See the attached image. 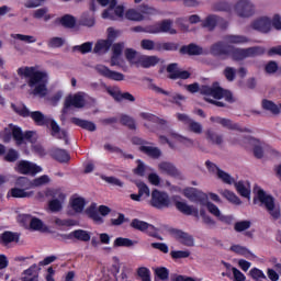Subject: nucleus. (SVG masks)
Here are the masks:
<instances>
[{
    "label": "nucleus",
    "mask_w": 281,
    "mask_h": 281,
    "mask_svg": "<svg viewBox=\"0 0 281 281\" xmlns=\"http://www.w3.org/2000/svg\"><path fill=\"white\" fill-rule=\"evenodd\" d=\"M64 240H80L81 243H89L91 240V233L85 229H76L69 234H61Z\"/></svg>",
    "instance_id": "a211bd4d"
},
{
    "label": "nucleus",
    "mask_w": 281,
    "mask_h": 281,
    "mask_svg": "<svg viewBox=\"0 0 281 281\" xmlns=\"http://www.w3.org/2000/svg\"><path fill=\"white\" fill-rule=\"evenodd\" d=\"M262 109L266 111H270V113H273V115H278L280 113V108H278L277 104L273 103V101H269L267 99L262 100Z\"/></svg>",
    "instance_id": "de8ad7c7"
},
{
    "label": "nucleus",
    "mask_w": 281,
    "mask_h": 281,
    "mask_svg": "<svg viewBox=\"0 0 281 281\" xmlns=\"http://www.w3.org/2000/svg\"><path fill=\"white\" fill-rule=\"evenodd\" d=\"M172 260H181V258H190L189 250H173L170 252Z\"/></svg>",
    "instance_id": "0e129e2a"
},
{
    "label": "nucleus",
    "mask_w": 281,
    "mask_h": 281,
    "mask_svg": "<svg viewBox=\"0 0 281 281\" xmlns=\"http://www.w3.org/2000/svg\"><path fill=\"white\" fill-rule=\"evenodd\" d=\"M170 195L165 191H159V189H154L151 191V199L149 205L155 207V210H166L170 207Z\"/></svg>",
    "instance_id": "423d86ee"
},
{
    "label": "nucleus",
    "mask_w": 281,
    "mask_h": 281,
    "mask_svg": "<svg viewBox=\"0 0 281 281\" xmlns=\"http://www.w3.org/2000/svg\"><path fill=\"white\" fill-rule=\"evenodd\" d=\"M265 55V48L261 46H252L248 48H236L231 46L228 50V56L233 58V60H245V58H256V56Z\"/></svg>",
    "instance_id": "20e7f679"
},
{
    "label": "nucleus",
    "mask_w": 281,
    "mask_h": 281,
    "mask_svg": "<svg viewBox=\"0 0 281 281\" xmlns=\"http://www.w3.org/2000/svg\"><path fill=\"white\" fill-rule=\"evenodd\" d=\"M108 93L115 100V102H123V100L135 102V97L131 94V92H122L119 88H110L108 89Z\"/></svg>",
    "instance_id": "412c9836"
},
{
    "label": "nucleus",
    "mask_w": 281,
    "mask_h": 281,
    "mask_svg": "<svg viewBox=\"0 0 281 281\" xmlns=\"http://www.w3.org/2000/svg\"><path fill=\"white\" fill-rule=\"evenodd\" d=\"M32 194L33 192H27L19 187H14L8 192V196H12L13 199H30Z\"/></svg>",
    "instance_id": "72a5a7b5"
},
{
    "label": "nucleus",
    "mask_w": 281,
    "mask_h": 281,
    "mask_svg": "<svg viewBox=\"0 0 281 281\" xmlns=\"http://www.w3.org/2000/svg\"><path fill=\"white\" fill-rule=\"evenodd\" d=\"M46 196L53 198V200L48 202V210H50V212H60L63 210V201L67 199V195H65L60 189L47 190Z\"/></svg>",
    "instance_id": "6e6552de"
},
{
    "label": "nucleus",
    "mask_w": 281,
    "mask_h": 281,
    "mask_svg": "<svg viewBox=\"0 0 281 281\" xmlns=\"http://www.w3.org/2000/svg\"><path fill=\"white\" fill-rule=\"evenodd\" d=\"M223 198L226 199L227 201H229V203H234V205H240V203H243V201H240V198H238V195H236V193H234L229 190H225L223 192Z\"/></svg>",
    "instance_id": "8fccbe9b"
},
{
    "label": "nucleus",
    "mask_w": 281,
    "mask_h": 281,
    "mask_svg": "<svg viewBox=\"0 0 281 281\" xmlns=\"http://www.w3.org/2000/svg\"><path fill=\"white\" fill-rule=\"evenodd\" d=\"M12 128V137L16 140L18 144H23V130L16 125L10 124Z\"/></svg>",
    "instance_id": "3c124183"
},
{
    "label": "nucleus",
    "mask_w": 281,
    "mask_h": 281,
    "mask_svg": "<svg viewBox=\"0 0 281 281\" xmlns=\"http://www.w3.org/2000/svg\"><path fill=\"white\" fill-rule=\"evenodd\" d=\"M184 89H187L189 93H201V95H205L204 102H209V104H213L214 106H220L222 109L227 108V105L223 101L216 100H223L224 98L229 104H234V102H236L232 91L223 89L218 83H213L212 86H200L199 82H194L186 85ZM209 95L214 99H210Z\"/></svg>",
    "instance_id": "f03ea898"
},
{
    "label": "nucleus",
    "mask_w": 281,
    "mask_h": 281,
    "mask_svg": "<svg viewBox=\"0 0 281 281\" xmlns=\"http://www.w3.org/2000/svg\"><path fill=\"white\" fill-rule=\"evenodd\" d=\"M15 188H20L26 192V190L34 188V182L30 181L27 177H19L15 181Z\"/></svg>",
    "instance_id": "58836bf2"
},
{
    "label": "nucleus",
    "mask_w": 281,
    "mask_h": 281,
    "mask_svg": "<svg viewBox=\"0 0 281 281\" xmlns=\"http://www.w3.org/2000/svg\"><path fill=\"white\" fill-rule=\"evenodd\" d=\"M140 117H143V120H147L148 122H158L160 126H165L166 124V120H159V117L148 112H142Z\"/></svg>",
    "instance_id": "864d4df0"
},
{
    "label": "nucleus",
    "mask_w": 281,
    "mask_h": 281,
    "mask_svg": "<svg viewBox=\"0 0 281 281\" xmlns=\"http://www.w3.org/2000/svg\"><path fill=\"white\" fill-rule=\"evenodd\" d=\"M169 234L184 247H194V237L192 235L177 228H169Z\"/></svg>",
    "instance_id": "f3484780"
},
{
    "label": "nucleus",
    "mask_w": 281,
    "mask_h": 281,
    "mask_svg": "<svg viewBox=\"0 0 281 281\" xmlns=\"http://www.w3.org/2000/svg\"><path fill=\"white\" fill-rule=\"evenodd\" d=\"M216 25L221 27V30H227V26L229 25L225 19L211 14L207 15L203 21H202V27H205L209 30V32H214L216 30Z\"/></svg>",
    "instance_id": "9b49d317"
},
{
    "label": "nucleus",
    "mask_w": 281,
    "mask_h": 281,
    "mask_svg": "<svg viewBox=\"0 0 281 281\" xmlns=\"http://www.w3.org/2000/svg\"><path fill=\"white\" fill-rule=\"evenodd\" d=\"M249 227H251V222L250 221H240V222H236L234 225V229L235 232H247V229H249Z\"/></svg>",
    "instance_id": "13d9d810"
},
{
    "label": "nucleus",
    "mask_w": 281,
    "mask_h": 281,
    "mask_svg": "<svg viewBox=\"0 0 281 281\" xmlns=\"http://www.w3.org/2000/svg\"><path fill=\"white\" fill-rule=\"evenodd\" d=\"M104 149L109 150L110 153H119L124 157V159H135V156H133V154H126L120 147L112 146L111 144H105Z\"/></svg>",
    "instance_id": "c03bdc74"
},
{
    "label": "nucleus",
    "mask_w": 281,
    "mask_h": 281,
    "mask_svg": "<svg viewBox=\"0 0 281 281\" xmlns=\"http://www.w3.org/2000/svg\"><path fill=\"white\" fill-rule=\"evenodd\" d=\"M125 58L130 65H136V67H139V55H137V50L133 48H126Z\"/></svg>",
    "instance_id": "4c0bfd02"
},
{
    "label": "nucleus",
    "mask_w": 281,
    "mask_h": 281,
    "mask_svg": "<svg viewBox=\"0 0 281 281\" xmlns=\"http://www.w3.org/2000/svg\"><path fill=\"white\" fill-rule=\"evenodd\" d=\"M42 170L38 165L27 160H20L15 166V172H19V175H38Z\"/></svg>",
    "instance_id": "4468645a"
},
{
    "label": "nucleus",
    "mask_w": 281,
    "mask_h": 281,
    "mask_svg": "<svg viewBox=\"0 0 281 281\" xmlns=\"http://www.w3.org/2000/svg\"><path fill=\"white\" fill-rule=\"evenodd\" d=\"M102 181L110 183V186H117L119 188H124V182L113 176H101Z\"/></svg>",
    "instance_id": "5fc2aeb1"
},
{
    "label": "nucleus",
    "mask_w": 281,
    "mask_h": 281,
    "mask_svg": "<svg viewBox=\"0 0 281 281\" xmlns=\"http://www.w3.org/2000/svg\"><path fill=\"white\" fill-rule=\"evenodd\" d=\"M87 214L97 223V225H102V223H104V218L100 216V213L95 209H88Z\"/></svg>",
    "instance_id": "603ef678"
},
{
    "label": "nucleus",
    "mask_w": 281,
    "mask_h": 281,
    "mask_svg": "<svg viewBox=\"0 0 281 281\" xmlns=\"http://www.w3.org/2000/svg\"><path fill=\"white\" fill-rule=\"evenodd\" d=\"M180 54L187 56H201V54H203V48L194 43H191L189 45L181 46Z\"/></svg>",
    "instance_id": "a878e982"
},
{
    "label": "nucleus",
    "mask_w": 281,
    "mask_h": 281,
    "mask_svg": "<svg viewBox=\"0 0 281 281\" xmlns=\"http://www.w3.org/2000/svg\"><path fill=\"white\" fill-rule=\"evenodd\" d=\"M167 74H169V80H188L192 76L188 70H180L179 64L177 63H172L167 66Z\"/></svg>",
    "instance_id": "ddd939ff"
},
{
    "label": "nucleus",
    "mask_w": 281,
    "mask_h": 281,
    "mask_svg": "<svg viewBox=\"0 0 281 281\" xmlns=\"http://www.w3.org/2000/svg\"><path fill=\"white\" fill-rule=\"evenodd\" d=\"M151 89L154 91H156V93H161L162 95H170L172 102L175 104H178L179 106H181V102H183L186 100V95L180 94V93H176V94H170L169 91L164 90L162 88H159L158 86H151Z\"/></svg>",
    "instance_id": "cd10ccee"
},
{
    "label": "nucleus",
    "mask_w": 281,
    "mask_h": 281,
    "mask_svg": "<svg viewBox=\"0 0 281 281\" xmlns=\"http://www.w3.org/2000/svg\"><path fill=\"white\" fill-rule=\"evenodd\" d=\"M138 65L144 69H150V67H155L159 65V57L157 56H148V55H139L138 56Z\"/></svg>",
    "instance_id": "393cba45"
},
{
    "label": "nucleus",
    "mask_w": 281,
    "mask_h": 281,
    "mask_svg": "<svg viewBox=\"0 0 281 281\" xmlns=\"http://www.w3.org/2000/svg\"><path fill=\"white\" fill-rule=\"evenodd\" d=\"M136 186L138 188L139 196H145V199H148V196H151L150 189L148 188L147 183L138 182Z\"/></svg>",
    "instance_id": "4d7b16f0"
},
{
    "label": "nucleus",
    "mask_w": 281,
    "mask_h": 281,
    "mask_svg": "<svg viewBox=\"0 0 281 281\" xmlns=\"http://www.w3.org/2000/svg\"><path fill=\"white\" fill-rule=\"evenodd\" d=\"M235 188L238 194H240V196H244V199H249V196H251V189L247 188L244 181L235 182Z\"/></svg>",
    "instance_id": "ea45409f"
},
{
    "label": "nucleus",
    "mask_w": 281,
    "mask_h": 281,
    "mask_svg": "<svg viewBox=\"0 0 281 281\" xmlns=\"http://www.w3.org/2000/svg\"><path fill=\"white\" fill-rule=\"evenodd\" d=\"M136 164L137 167L133 170L134 175H137V177H144L146 175V165H144L142 159H137Z\"/></svg>",
    "instance_id": "338daca9"
},
{
    "label": "nucleus",
    "mask_w": 281,
    "mask_h": 281,
    "mask_svg": "<svg viewBox=\"0 0 281 281\" xmlns=\"http://www.w3.org/2000/svg\"><path fill=\"white\" fill-rule=\"evenodd\" d=\"M135 245V241H133L130 238L126 237H117L114 243H113V247H133Z\"/></svg>",
    "instance_id": "09e8293b"
},
{
    "label": "nucleus",
    "mask_w": 281,
    "mask_h": 281,
    "mask_svg": "<svg viewBox=\"0 0 281 281\" xmlns=\"http://www.w3.org/2000/svg\"><path fill=\"white\" fill-rule=\"evenodd\" d=\"M182 194L192 203H200V205H205V203H207V194L203 193L201 190L196 188H184L182 190Z\"/></svg>",
    "instance_id": "9d476101"
},
{
    "label": "nucleus",
    "mask_w": 281,
    "mask_h": 281,
    "mask_svg": "<svg viewBox=\"0 0 281 281\" xmlns=\"http://www.w3.org/2000/svg\"><path fill=\"white\" fill-rule=\"evenodd\" d=\"M130 226L133 229H136L137 232L146 233L147 236H150V238H157V240H164L159 233H157V227L153 224H148L147 222H144L139 218L132 220Z\"/></svg>",
    "instance_id": "0eeeda50"
},
{
    "label": "nucleus",
    "mask_w": 281,
    "mask_h": 281,
    "mask_svg": "<svg viewBox=\"0 0 281 281\" xmlns=\"http://www.w3.org/2000/svg\"><path fill=\"white\" fill-rule=\"evenodd\" d=\"M93 49V42H86L81 45L72 47V52H79L80 54H89Z\"/></svg>",
    "instance_id": "37998d69"
},
{
    "label": "nucleus",
    "mask_w": 281,
    "mask_h": 281,
    "mask_svg": "<svg viewBox=\"0 0 281 281\" xmlns=\"http://www.w3.org/2000/svg\"><path fill=\"white\" fill-rule=\"evenodd\" d=\"M250 27L262 34L271 32V20L269 18H259L251 22Z\"/></svg>",
    "instance_id": "aec40b11"
},
{
    "label": "nucleus",
    "mask_w": 281,
    "mask_h": 281,
    "mask_svg": "<svg viewBox=\"0 0 281 281\" xmlns=\"http://www.w3.org/2000/svg\"><path fill=\"white\" fill-rule=\"evenodd\" d=\"M217 177L223 181V183H227L228 186H232L234 183V178L232 176L221 169H217Z\"/></svg>",
    "instance_id": "680f3d73"
},
{
    "label": "nucleus",
    "mask_w": 281,
    "mask_h": 281,
    "mask_svg": "<svg viewBox=\"0 0 281 281\" xmlns=\"http://www.w3.org/2000/svg\"><path fill=\"white\" fill-rule=\"evenodd\" d=\"M11 38H15L16 41H23L24 43H36V37L32 35L11 34Z\"/></svg>",
    "instance_id": "69168bd1"
},
{
    "label": "nucleus",
    "mask_w": 281,
    "mask_h": 281,
    "mask_svg": "<svg viewBox=\"0 0 281 281\" xmlns=\"http://www.w3.org/2000/svg\"><path fill=\"white\" fill-rule=\"evenodd\" d=\"M140 47L146 52H161V42L145 38L140 41Z\"/></svg>",
    "instance_id": "c756f323"
},
{
    "label": "nucleus",
    "mask_w": 281,
    "mask_h": 281,
    "mask_svg": "<svg viewBox=\"0 0 281 281\" xmlns=\"http://www.w3.org/2000/svg\"><path fill=\"white\" fill-rule=\"evenodd\" d=\"M250 277L252 280L260 281V280H267V276H265V272L258 268H252L249 271Z\"/></svg>",
    "instance_id": "052dcab7"
},
{
    "label": "nucleus",
    "mask_w": 281,
    "mask_h": 281,
    "mask_svg": "<svg viewBox=\"0 0 281 281\" xmlns=\"http://www.w3.org/2000/svg\"><path fill=\"white\" fill-rule=\"evenodd\" d=\"M58 21L66 30H74V27H76V16L71 14H65L59 18Z\"/></svg>",
    "instance_id": "f704fd0d"
},
{
    "label": "nucleus",
    "mask_w": 281,
    "mask_h": 281,
    "mask_svg": "<svg viewBox=\"0 0 281 281\" xmlns=\"http://www.w3.org/2000/svg\"><path fill=\"white\" fill-rule=\"evenodd\" d=\"M155 12H156L155 8L148 7L146 4H142L139 7V11L135 9H128L125 12V19H127V21H134L136 23H139L144 21V14H155Z\"/></svg>",
    "instance_id": "1a4fd4ad"
},
{
    "label": "nucleus",
    "mask_w": 281,
    "mask_h": 281,
    "mask_svg": "<svg viewBox=\"0 0 281 281\" xmlns=\"http://www.w3.org/2000/svg\"><path fill=\"white\" fill-rule=\"evenodd\" d=\"M232 45H226L225 42H216L211 46V54L213 56H229V48Z\"/></svg>",
    "instance_id": "5701e85b"
},
{
    "label": "nucleus",
    "mask_w": 281,
    "mask_h": 281,
    "mask_svg": "<svg viewBox=\"0 0 281 281\" xmlns=\"http://www.w3.org/2000/svg\"><path fill=\"white\" fill-rule=\"evenodd\" d=\"M47 45L50 47V49H58L65 45V40L63 37H52Z\"/></svg>",
    "instance_id": "6e6d98bb"
},
{
    "label": "nucleus",
    "mask_w": 281,
    "mask_h": 281,
    "mask_svg": "<svg viewBox=\"0 0 281 281\" xmlns=\"http://www.w3.org/2000/svg\"><path fill=\"white\" fill-rule=\"evenodd\" d=\"M231 251H234V254H238L239 256H249L251 255V251L247 249V247L240 246V245H233L231 246Z\"/></svg>",
    "instance_id": "e2e57ef3"
},
{
    "label": "nucleus",
    "mask_w": 281,
    "mask_h": 281,
    "mask_svg": "<svg viewBox=\"0 0 281 281\" xmlns=\"http://www.w3.org/2000/svg\"><path fill=\"white\" fill-rule=\"evenodd\" d=\"M85 104H87V101H85V95H82V93L78 92L74 95L69 94L64 102V113L68 109H71V106L75 109H83Z\"/></svg>",
    "instance_id": "2eb2a0df"
},
{
    "label": "nucleus",
    "mask_w": 281,
    "mask_h": 281,
    "mask_svg": "<svg viewBox=\"0 0 281 281\" xmlns=\"http://www.w3.org/2000/svg\"><path fill=\"white\" fill-rule=\"evenodd\" d=\"M224 43L227 45H245V43H249V37L245 35H234L228 34L223 37Z\"/></svg>",
    "instance_id": "bb28decb"
},
{
    "label": "nucleus",
    "mask_w": 281,
    "mask_h": 281,
    "mask_svg": "<svg viewBox=\"0 0 281 281\" xmlns=\"http://www.w3.org/2000/svg\"><path fill=\"white\" fill-rule=\"evenodd\" d=\"M158 168L169 177H181V171H179V169L171 162L162 161L158 165Z\"/></svg>",
    "instance_id": "b1692460"
},
{
    "label": "nucleus",
    "mask_w": 281,
    "mask_h": 281,
    "mask_svg": "<svg viewBox=\"0 0 281 281\" xmlns=\"http://www.w3.org/2000/svg\"><path fill=\"white\" fill-rule=\"evenodd\" d=\"M138 150L151 159H159V157H161V149L158 147L140 146Z\"/></svg>",
    "instance_id": "7c9ffc66"
},
{
    "label": "nucleus",
    "mask_w": 281,
    "mask_h": 281,
    "mask_svg": "<svg viewBox=\"0 0 281 281\" xmlns=\"http://www.w3.org/2000/svg\"><path fill=\"white\" fill-rule=\"evenodd\" d=\"M79 24L83 25L85 27H93L95 25V16L90 15L89 13H82Z\"/></svg>",
    "instance_id": "a19ab883"
},
{
    "label": "nucleus",
    "mask_w": 281,
    "mask_h": 281,
    "mask_svg": "<svg viewBox=\"0 0 281 281\" xmlns=\"http://www.w3.org/2000/svg\"><path fill=\"white\" fill-rule=\"evenodd\" d=\"M120 123L123 126H127V128H130V131H136V128H137V125L135 124V120L126 114L121 115Z\"/></svg>",
    "instance_id": "79ce46f5"
},
{
    "label": "nucleus",
    "mask_w": 281,
    "mask_h": 281,
    "mask_svg": "<svg viewBox=\"0 0 281 281\" xmlns=\"http://www.w3.org/2000/svg\"><path fill=\"white\" fill-rule=\"evenodd\" d=\"M257 199L261 203L260 205L266 207L267 212L274 218V221L280 218V209H276V199L272 195H269L265 190L259 189L257 191Z\"/></svg>",
    "instance_id": "39448f33"
},
{
    "label": "nucleus",
    "mask_w": 281,
    "mask_h": 281,
    "mask_svg": "<svg viewBox=\"0 0 281 281\" xmlns=\"http://www.w3.org/2000/svg\"><path fill=\"white\" fill-rule=\"evenodd\" d=\"M159 34H177V30L172 29V20H162L158 22Z\"/></svg>",
    "instance_id": "473e14b6"
},
{
    "label": "nucleus",
    "mask_w": 281,
    "mask_h": 281,
    "mask_svg": "<svg viewBox=\"0 0 281 281\" xmlns=\"http://www.w3.org/2000/svg\"><path fill=\"white\" fill-rule=\"evenodd\" d=\"M211 122L214 124H221L224 128H228V131H238L239 133H251V130L247 127H240L238 123L232 122L229 119H223L221 116H211Z\"/></svg>",
    "instance_id": "f8f14e48"
},
{
    "label": "nucleus",
    "mask_w": 281,
    "mask_h": 281,
    "mask_svg": "<svg viewBox=\"0 0 281 281\" xmlns=\"http://www.w3.org/2000/svg\"><path fill=\"white\" fill-rule=\"evenodd\" d=\"M204 205L206 210L210 212V214H212L213 216H216V218L221 216V210L218 209V206H216V204L206 200Z\"/></svg>",
    "instance_id": "bf43d9fd"
},
{
    "label": "nucleus",
    "mask_w": 281,
    "mask_h": 281,
    "mask_svg": "<svg viewBox=\"0 0 281 281\" xmlns=\"http://www.w3.org/2000/svg\"><path fill=\"white\" fill-rule=\"evenodd\" d=\"M235 11L237 12L238 16L247 19L249 16H254L255 7L249 0H240L236 3Z\"/></svg>",
    "instance_id": "dca6fc26"
},
{
    "label": "nucleus",
    "mask_w": 281,
    "mask_h": 281,
    "mask_svg": "<svg viewBox=\"0 0 281 281\" xmlns=\"http://www.w3.org/2000/svg\"><path fill=\"white\" fill-rule=\"evenodd\" d=\"M206 139L209 142H212L216 146H221V144H223V135H218L214 131H211V130H209L206 132Z\"/></svg>",
    "instance_id": "a18cd8bd"
},
{
    "label": "nucleus",
    "mask_w": 281,
    "mask_h": 281,
    "mask_svg": "<svg viewBox=\"0 0 281 281\" xmlns=\"http://www.w3.org/2000/svg\"><path fill=\"white\" fill-rule=\"evenodd\" d=\"M38 66H25L18 69V76L29 78L27 85L33 89V95L45 98L47 95V85H49V74L46 70H38Z\"/></svg>",
    "instance_id": "7ed1b4c3"
},
{
    "label": "nucleus",
    "mask_w": 281,
    "mask_h": 281,
    "mask_svg": "<svg viewBox=\"0 0 281 281\" xmlns=\"http://www.w3.org/2000/svg\"><path fill=\"white\" fill-rule=\"evenodd\" d=\"M53 159L56 161H59V164H67L71 157L69 156V153L65 149H55L52 153Z\"/></svg>",
    "instance_id": "c9c22d12"
},
{
    "label": "nucleus",
    "mask_w": 281,
    "mask_h": 281,
    "mask_svg": "<svg viewBox=\"0 0 281 281\" xmlns=\"http://www.w3.org/2000/svg\"><path fill=\"white\" fill-rule=\"evenodd\" d=\"M137 276L143 280V281H150V270L146 267H140L137 270Z\"/></svg>",
    "instance_id": "774afa93"
},
{
    "label": "nucleus",
    "mask_w": 281,
    "mask_h": 281,
    "mask_svg": "<svg viewBox=\"0 0 281 281\" xmlns=\"http://www.w3.org/2000/svg\"><path fill=\"white\" fill-rule=\"evenodd\" d=\"M112 46L111 41L99 40L94 45L93 54H106Z\"/></svg>",
    "instance_id": "2f4dec72"
},
{
    "label": "nucleus",
    "mask_w": 281,
    "mask_h": 281,
    "mask_svg": "<svg viewBox=\"0 0 281 281\" xmlns=\"http://www.w3.org/2000/svg\"><path fill=\"white\" fill-rule=\"evenodd\" d=\"M14 113L20 115V117H31L36 126H50V135L56 139H63L65 144H69V134L67 130L60 128V125L56 122V120L43 114L41 111H30L27 105H15L11 104Z\"/></svg>",
    "instance_id": "f257e3e1"
},
{
    "label": "nucleus",
    "mask_w": 281,
    "mask_h": 281,
    "mask_svg": "<svg viewBox=\"0 0 281 281\" xmlns=\"http://www.w3.org/2000/svg\"><path fill=\"white\" fill-rule=\"evenodd\" d=\"M176 207L179 212L186 214V216H194L195 218H199V209L188 205L186 202L177 201Z\"/></svg>",
    "instance_id": "4be33fe9"
},
{
    "label": "nucleus",
    "mask_w": 281,
    "mask_h": 281,
    "mask_svg": "<svg viewBox=\"0 0 281 281\" xmlns=\"http://www.w3.org/2000/svg\"><path fill=\"white\" fill-rule=\"evenodd\" d=\"M2 245H10V243H19V233L10 231L3 232L0 236Z\"/></svg>",
    "instance_id": "e433bc0d"
},
{
    "label": "nucleus",
    "mask_w": 281,
    "mask_h": 281,
    "mask_svg": "<svg viewBox=\"0 0 281 281\" xmlns=\"http://www.w3.org/2000/svg\"><path fill=\"white\" fill-rule=\"evenodd\" d=\"M71 124H75V126H79V128H83V131H89L90 133H93L97 128L95 123L78 117H71L70 119Z\"/></svg>",
    "instance_id": "c85d7f7f"
},
{
    "label": "nucleus",
    "mask_w": 281,
    "mask_h": 281,
    "mask_svg": "<svg viewBox=\"0 0 281 281\" xmlns=\"http://www.w3.org/2000/svg\"><path fill=\"white\" fill-rule=\"evenodd\" d=\"M97 71L100 76H103V78H108V80H115L116 82H122V80H124V74L111 70L104 65L97 66Z\"/></svg>",
    "instance_id": "6ab92c4d"
},
{
    "label": "nucleus",
    "mask_w": 281,
    "mask_h": 281,
    "mask_svg": "<svg viewBox=\"0 0 281 281\" xmlns=\"http://www.w3.org/2000/svg\"><path fill=\"white\" fill-rule=\"evenodd\" d=\"M70 205L75 212L80 214V212H82V210H85V205H86L85 198L72 199V201L70 202Z\"/></svg>",
    "instance_id": "49530a36"
}]
</instances>
